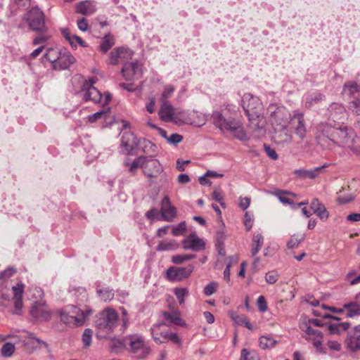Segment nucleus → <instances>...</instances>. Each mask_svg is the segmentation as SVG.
Instances as JSON below:
<instances>
[{"label":"nucleus","instance_id":"obj_26","mask_svg":"<svg viewBox=\"0 0 360 360\" xmlns=\"http://www.w3.org/2000/svg\"><path fill=\"white\" fill-rule=\"evenodd\" d=\"M24 284L18 283L17 285L12 287L13 293L14 306L16 310H21L22 308V295L24 292Z\"/></svg>","mask_w":360,"mask_h":360},{"label":"nucleus","instance_id":"obj_24","mask_svg":"<svg viewBox=\"0 0 360 360\" xmlns=\"http://www.w3.org/2000/svg\"><path fill=\"white\" fill-rule=\"evenodd\" d=\"M271 122L276 126L275 129L285 130L287 128V122L284 120L281 109L271 111Z\"/></svg>","mask_w":360,"mask_h":360},{"label":"nucleus","instance_id":"obj_41","mask_svg":"<svg viewBox=\"0 0 360 360\" xmlns=\"http://www.w3.org/2000/svg\"><path fill=\"white\" fill-rule=\"evenodd\" d=\"M28 297L30 300H35L38 302V300L41 299L43 297V291L39 287H32L28 290Z\"/></svg>","mask_w":360,"mask_h":360},{"label":"nucleus","instance_id":"obj_3","mask_svg":"<svg viewBox=\"0 0 360 360\" xmlns=\"http://www.w3.org/2000/svg\"><path fill=\"white\" fill-rule=\"evenodd\" d=\"M118 314L115 310L106 308L95 317L94 324L100 337L105 338L112 333L118 326Z\"/></svg>","mask_w":360,"mask_h":360},{"label":"nucleus","instance_id":"obj_39","mask_svg":"<svg viewBox=\"0 0 360 360\" xmlns=\"http://www.w3.org/2000/svg\"><path fill=\"white\" fill-rule=\"evenodd\" d=\"M288 193V192L281 190H276L272 193L273 195H276L278 198L281 202L283 204H288L291 206L292 208H293L294 202L290 199L284 195L285 194Z\"/></svg>","mask_w":360,"mask_h":360},{"label":"nucleus","instance_id":"obj_31","mask_svg":"<svg viewBox=\"0 0 360 360\" xmlns=\"http://www.w3.org/2000/svg\"><path fill=\"white\" fill-rule=\"evenodd\" d=\"M277 340H274L270 335H262L259 338V347L262 349H268L274 348L277 344Z\"/></svg>","mask_w":360,"mask_h":360},{"label":"nucleus","instance_id":"obj_55","mask_svg":"<svg viewBox=\"0 0 360 360\" xmlns=\"http://www.w3.org/2000/svg\"><path fill=\"white\" fill-rule=\"evenodd\" d=\"M50 39V37L46 34H40L37 37H36L32 41L33 45H44L45 43Z\"/></svg>","mask_w":360,"mask_h":360},{"label":"nucleus","instance_id":"obj_14","mask_svg":"<svg viewBox=\"0 0 360 360\" xmlns=\"http://www.w3.org/2000/svg\"><path fill=\"white\" fill-rule=\"evenodd\" d=\"M162 103L158 114L162 121L166 122H174L175 117L178 118L179 115L181 117L184 114L183 112L175 110L169 102Z\"/></svg>","mask_w":360,"mask_h":360},{"label":"nucleus","instance_id":"obj_23","mask_svg":"<svg viewBox=\"0 0 360 360\" xmlns=\"http://www.w3.org/2000/svg\"><path fill=\"white\" fill-rule=\"evenodd\" d=\"M75 8L77 13L86 15H92L96 11V6L90 0H84L77 3Z\"/></svg>","mask_w":360,"mask_h":360},{"label":"nucleus","instance_id":"obj_18","mask_svg":"<svg viewBox=\"0 0 360 360\" xmlns=\"http://www.w3.org/2000/svg\"><path fill=\"white\" fill-rule=\"evenodd\" d=\"M350 136L347 129L345 128H334L333 133H332V137L330 139V147L333 144H336L340 146H343L349 143Z\"/></svg>","mask_w":360,"mask_h":360},{"label":"nucleus","instance_id":"obj_45","mask_svg":"<svg viewBox=\"0 0 360 360\" xmlns=\"http://www.w3.org/2000/svg\"><path fill=\"white\" fill-rule=\"evenodd\" d=\"M98 294L103 301L111 300L114 297V292L111 289L103 288L97 290Z\"/></svg>","mask_w":360,"mask_h":360},{"label":"nucleus","instance_id":"obj_37","mask_svg":"<svg viewBox=\"0 0 360 360\" xmlns=\"http://www.w3.org/2000/svg\"><path fill=\"white\" fill-rule=\"evenodd\" d=\"M115 44L114 37L111 34L105 35L100 45V50L103 53L108 52Z\"/></svg>","mask_w":360,"mask_h":360},{"label":"nucleus","instance_id":"obj_59","mask_svg":"<svg viewBox=\"0 0 360 360\" xmlns=\"http://www.w3.org/2000/svg\"><path fill=\"white\" fill-rule=\"evenodd\" d=\"M257 307H258L259 311H261L262 312H264L266 311L267 305H266V302L265 300L264 297H263V296L259 297V298L257 300Z\"/></svg>","mask_w":360,"mask_h":360},{"label":"nucleus","instance_id":"obj_7","mask_svg":"<svg viewBox=\"0 0 360 360\" xmlns=\"http://www.w3.org/2000/svg\"><path fill=\"white\" fill-rule=\"evenodd\" d=\"M27 21L30 28L34 31L42 32L46 30L44 14L38 7L30 9L27 15Z\"/></svg>","mask_w":360,"mask_h":360},{"label":"nucleus","instance_id":"obj_29","mask_svg":"<svg viewBox=\"0 0 360 360\" xmlns=\"http://www.w3.org/2000/svg\"><path fill=\"white\" fill-rule=\"evenodd\" d=\"M62 35L70 44L72 47H77V44H79L82 47L87 46L86 42L82 39L81 37L71 34L69 30L63 29L62 30Z\"/></svg>","mask_w":360,"mask_h":360},{"label":"nucleus","instance_id":"obj_61","mask_svg":"<svg viewBox=\"0 0 360 360\" xmlns=\"http://www.w3.org/2000/svg\"><path fill=\"white\" fill-rule=\"evenodd\" d=\"M314 213L316 214L322 220H326L328 217V212L324 205L322 206L321 209H319L317 212H314Z\"/></svg>","mask_w":360,"mask_h":360},{"label":"nucleus","instance_id":"obj_4","mask_svg":"<svg viewBox=\"0 0 360 360\" xmlns=\"http://www.w3.org/2000/svg\"><path fill=\"white\" fill-rule=\"evenodd\" d=\"M242 102L246 115L248 117L252 116V118H249L252 126L255 128H262L264 122L263 117L259 115L262 108L259 98L252 94L247 93L243 95Z\"/></svg>","mask_w":360,"mask_h":360},{"label":"nucleus","instance_id":"obj_48","mask_svg":"<svg viewBox=\"0 0 360 360\" xmlns=\"http://www.w3.org/2000/svg\"><path fill=\"white\" fill-rule=\"evenodd\" d=\"M164 340L171 341L179 346L181 345V340L175 333H166L164 334Z\"/></svg>","mask_w":360,"mask_h":360},{"label":"nucleus","instance_id":"obj_32","mask_svg":"<svg viewBox=\"0 0 360 360\" xmlns=\"http://www.w3.org/2000/svg\"><path fill=\"white\" fill-rule=\"evenodd\" d=\"M306 235L304 233H300L293 234L287 243V247L289 249H294L299 246V245L304 240Z\"/></svg>","mask_w":360,"mask_h":360},{"label":"nucleus","instance_id":"obj_47","mask_svg":"<svg viewBox=\"0 0 360 360\" xmlns=\"http://www.w3.org/2000/svg\"><path fill=\"white\" fill-rule=\"evenodd\" d=\"M22 342L24 346H27L28 344H34V342L43 343L45 344L43 341H41L39 339L34 337L32 334L26 333L24 335L22 336Z\"/></svg>","mask_w":360,"mask_h":360},{"label":"nucleus","instance_id":"obj_22","mask_svg":"<svg viewBox=\"0 0 360 360\" xmlns=\"http://www.w3.org/2000/svg\"><path fill=\"white\" fill-rule=\"evenodd\" d=\"M328 167V165H323L321 167H315L310 170L307 169H296L295 174L300 178H309L314 179L318 177L321 173L323 172V169Z\"/></svg>","mask_w":360,"mask_h":360},{"label":"nucleus","instance_id":"obj_21","mask_svg":"<svg viewBox=\"0 0 360 360\" xmlns=\"http://www.w3.org/2000/svg\"><path fill=\"white\" fill-rule=\"evenodd\" d=\"M30 312L34 318L41 321H46L51 316V314L45 307L44 303L41 301L34 302V304L32 306Z\"/></svg>","mask_w":360,"mask_h":360},{"label":"nucleus","instance_id":"obj_15","mask_svg":"<svg viewBox=\"0 0 360 360\" xmlns=\"http://www.w3.org/2000/svg\"><path fill=\"white\" fill-rule=\"evenodd\" d=\"M75 61V57L66 49L61 48L60 56L54 63L53 69L57 70L68 69Z\"/></svg>","mask_w":360,"mask_h":360},{"label":"nucleus","instance_id":"obj_12","mask_svg":"<svg viewBox=\"0 0 360 360\" xmlns=\"http://www.w3.org/2000/svg\"><path fill=\"white\" fill-rule=\"evenodd\" d=\"M193 271V266L188 265L186 267L172 266L167 270V278L171 281H181L191 274Z\"/></svg>","mask_w":360,"mask_h":360},{"label":"nucleus","instance_id":"obj_20","mask_svg":"<svg viewBox=\"0 0 360 360\" xmlns=\"http://www.w3.org/2000/svg\"><path fill=\"white\" fill-rule=\"evenodd\" d=\"M139 141L132 133H124L122 137L121 146L127 153L132 154L137 148Z\"/></svg>","mask_w":360,"mask_h":360},{"label":"nucleus","instance_id":"obj_8","mask_svg":"<svg viewBox=\"0 0 360 360\" xmlns=\"http://www.w3.org/2000/svg\"><path fill=\"white\" fill-rule=\"evenodd\" d=\"M334 128L335 127H333L326 123H321L318 125L316 139L318 144H319L322 148H330V139L332 137V133H333Z\"/></svg>","mask_w":360,"mask_h":360},{"label":"nucleus","instance_id":"obj_10","mask_svg":"<svg viewBox=\"0 0 360 360\" xmlns=\"http://www.w3.org/2000/svg\"><path fill=\"white\" fill-rule=\"evenodd\" d=\"M289 124L300 139L303 140L306 138L307 128L303 113L296 112L290 116Z\"/></svg>","mask_w":360,"mask_h":360},{"label":"nucleus","instance_id":"obj_34","mask_svg":"<svg viewBox=\"0 0 360 360\" xmlns=\"http://www.w3.org/2000/svg\"><path fill=\"white\" fill-rule=\"evenodd\" d=\"M163 316L166 320L169 321L172 323L179 326L184 325V322L181 319L179 311H173L172 312L165 311L163 313Z\"/></svg>","mask_w":360,"mask_h":360},{"label":"nucleus","instance_id":"obj_30","mask_svg":"<svg viewBox=\"0 0 360 360\" xmlns=\"http://www.w3.org/2000/svg\"><path fill=\"white\" fill-rule=\"evenodd\" d=\"M164 326V323H160L154 324L150 328L151 335L153 336L154 341L156 343L160 344L164 342L160 340L161 337L164 338V334L167 333L166 331H163L161 329V328L163 327Z\"/></svg>","mask_w":360,"mask_h":360},{"label":"nucleus","instance_id":"obj_2","mask_svg":"<svg viewBox=\"0 0 360 360\" xmlns=\"http://www.w3.org/2000/svg\"><path fill=\"white\" fill-rule=\"evenodd\" d=\"M96 80L93 78L89 81H86L82 86L79 94L84 101H92L95 103H101L103 109L88 116L89 122L93 123L99 119H101L103 115L110 112V107L108 104L112 99V96L110 93H105L103 95L94 86Z\"/></svg>","mask_w":360,"mask_h":360},{"label":"nucleus","instance_id":"obj_46","mask_svg":"<svg viewBox=\"0 0 360 360\" xmlns=\"http://www.w3.org/2000/svg\"><path fill=\"white\" fill-rule=\"evenodd\" d=\"M15 351V346L11 342L5 343L1 347V354L4 357H10Z\"/></svg>","mask_w":360,"mask_h":360},{"label":"nucleus","instance_id":"obj_35","mask_svg":"<svg viewBox=\"0 0 360 360\" xmlns=\"http://www.w3.org/2000/svg\"><path fill=\"white\" fill-rule=\"evenodd\" d=\"M179 247L178 243L174 240H162L160 241L156 248L158 251H170L177 249Z\"/></svg>","mask_w":360,"mask_h":360},{"label":"nucleus","instance_id":"obj_17","mask_svg":"<svg viewBox=\"0 0 360 360\" xmlns=\"http://www.w3.org/2000/svg\"><path fill=\"white\" fill-rule=\"evenodd\" d=\"M160 213L162 220L166 221H172L176 216V210L171 205L167 195L162 200Z\"/></svg>","mask_w":360,"mask_h":360},{"label":"nucleus","instance_id":"obj_33","mask_svg":"<svg viewBox=\"0 0 360 360\" xmlns=\"http://www.w3.org/2000/svg\"><path fill=\"white\" fill-rule=\"evenodd\" d=\"M264 243V238L261 233H255L252 238V247L251 252L252 256H255L260 250Z\"/></svg>","mask_w":360,"mask_h":360},{"label":"nucleus","instance_id":"obj_54","mask_svg":"<svg viewBox=\"0 0 360 360\" xmlns=\"http://www.w3.org/2000/svg\"><path fill=\"white\" fill-rule=\"evenodd\" d=\"M218 284L215 282H210L204 288V293L207 296H210L214 293Z\"/></svg>","mask_w":360,"mask_h":360},{"label":"nucleus","instance_id":"obj_60","mask_svg":"<svg viewBox=\"0 0 360 360\" xmlns=\"http://www.w3.org/2000/svg\"><path fill=\"white\" fill-rule=\"evenodd\" d=\"M183 139V136L179 134H172L168 139L167 141L170 143L176 144L180 143Z\"/></svg>","mask_w":360,"mask_h":360},{"label":"nucleus","instance_id":"obj_16","mask_svg":"<svg viewBox=\"0 0 360 360\" xmlns=\"http://www.w3.org/2000/svg\"><path fill=\"white\" fill-rule=\"evenodd\" d=\"M143 173L145 175L153 177L156 176L162 171L161 165L159 161L152 157L145 156Z\"/></svg>","mask_w":360,"mask_h":360},{"label":"nucleus","instance_id":"obj_57","mask_svg":"<svg viewBox=\"0 0 360 360\" xmlns=\"http://www.w3.org/2000/svg\"><path fill=\"white\" fill-rule=\"evenodd\" d=\"M15 271V269L13 267L8 268L0 272V279H7L11 277Z\"/></svg>","mask_w":360,"mask_h":360},{"label":"nucleus","instance_id":"obj_50","mask_svg":"<svg viewBox=\"0 0 360 360\" xmlns=\"http://www.w3.org/2000/svg\"><path fill=\"white\" fill-rule=\"evenodd\" d=\"M229 262L227 264L224 271V277L226 281H230V269L233 263L236 262L238 260L237 257L231 256L229 257Z\"/></svg>","mask_w":360,"mask_h":360},{"label":"nucleus","instance_id":"obj_36","mask_svg":"<svg viewBox=\"0 0 360 360\" xmlns=\"http://www.w3.org/2000/svg\"><path fill=\"white\" fill-rule=\"evenodd\" d=\"M60 49L58 48H49L46 50V52L44 54V58L52 63L53 68L54 67V63H56L58 57L60 56Z\"/></svg>","mask_w":360,"mask_h":360},{"label":"nucleus","instance_id":"obj_44","mask_svg":"<svg viewBox=\"0 0 360 360\" xmlns=\"http://www.w3.org/2000/svg\"><path fill=\"white\" fill-rule=\"evenodd\" d=\"M195 257V255H176L172 256V262L174 264H181L187 260L192 259Z\"/></svg>","mask_w":360,"mask_h":360},{"label":"nucleus","instance_id":"obj_43","mask_svg":"<svg viewBox=\"0 0 360 360\" xmlns=\"http://www.w3.org/2000/svg\"><path fill=\"white\" fill-rule=\"evenodd\" d=\"M257 354L255 351H250L246 348H243L240 352L239 360H257Z\"/></svg>","mask_w":360,"mask_h":360},{"label":"nucleus","instance_id":"obj_51","mask_svg":"<svg viewBox=\"0 0 360 360\" xmlns=\"http://www.w3.org/2000/svg\"><path fill=\"white\" fill-rule=\"evenodd\" d=\"M92 330L90 328H86L82 335V342L85 347L90 346L92 339Z\"/></svg>","mask_w":360,"mask_h":360},{"label":"nucleus","instance_id":"obj_1","mask_svg":"<svg viewBox=\"0 0 360 360\" xmlns=\"http://www.w3.org/2000/svg\"><path fill=\"white\" fill-rule=\"evenodd\" d=\"M238 108L234 105L229 104L223 110L222 112L219 111L213 112L212 117L213 124L223 132H229L234 138L244 141H247L248 136L242 123L230 115H236Z\"/></svg>","mask_w":360,"mask_h":360},{"label":"nucleus","instance_id":"obj_25","mask_svg":"<svg viewBox=\"0 0 360 360\" xmlns=\"http://www.w3.org/2000/svg\"><path fill=\"white\" fill-rule=\"evenodd\" d=\"M347 346L352 351L360 349V325L355 326L347 339Z\"/></svg>","mask_w":360,"mask_h":360},{"label":"nucleus","instance_id":"obj_38","mask_svg":"<svg viewBox=\"0 0 360 360\" xmlns=\"http://www.w3.org/2000/svg\"><path fill=\"white\" fill-rule=\"evenodd\" d=\"M145 156L141 155L138 158H136L133 162L130 165L129 171L132 173L135 174L137 169L141 168L143 169L144 162H145Z\"/></svg>","mask_w":360,"mask_h":360},{"label":"nucleus","instance_id":"obj_9","mask_svg":"<svg viewBox=\"0 0 360 360\" xmlns=\"http://www.w3.org/2000/svg\"><path fill=\"white\" fill-rule=\"evenodd\" d=\"M141 64L137 60L125 63L122 68V74L126 80L133 81L139 79L142 76Z\"/></svg>","mask_w":360,"mask_h":360},{"label":"nucleus","instance_id":"obj_56","mask_svg":"<svg viewBox=\"0 0 360 360\" xmlns=\"http://www.w3.org/2000/svg\"><path fill=\"white\" fill-rule=\"evenodd\" d=\"M244 225L247 231H250L253 225V217L248 212L244 215Z\"/></svg>","mask_w":360,"mask_h":360},{"label":"nucleus","instance_id":"obj_42","mask_svg":"<svg viewBox=\"0 0 360 360\" xmlns=\"http://www.w3.org/2000/svg\"><path fill=\"white\" fill-rule=\"evenodd\" d=\"M359 91L360 86L356 83L345 84L344 85L343 91L349 96H354Z\"/></svg>","mask_w":360,"mask_h":360},{"label":"nucleus","instance_id":"obj_5","mask_svg":"<svg viewBox=\"0 0 360 360\" xmlns=\"http://www.w3.org/2000/svg\"><path fill=\"white\" fill-rule=\"evenodd\" d=\"M124 342L118 340L120 345L124 344L127 349L138 359L146 358L150 353V347L145 342L143 338L139 334L127 335Z\"/></svg>","mask_w":360,"mask_h":360},{"label":"nucleus","instance_id":"obj_28","mask_svg":"<svg viewBox=\"0 0 360 360\" xmlns=\"http://www.w3.org/2000/svg\"><path fill=\"white\" fill-rule=\"evenodd\" d=\"M330 117L334 121H341L346 115L345 107L340 103H333L329 108Z\"/></svg>","mask_w":360,"mask_h":360},{"label":"nucleus","instance_id":"obj_6","mask_svg":"<svg viewBox=\"0 0 360 360\" xmlns=\"http://www.w3.org/2000/svg\"><path fill=\"white\" fill-rule=\"evenodd\" d=\"M91 314V310L89 309L82 310L76 306L69 305L65 311L60 314V319L65 324L81 326L84 323Z\"/></svg>","mask_w":360,"mask_h":360},{"label":"nucleus","instance_id":"obj_49","mask_svg":"<svg viewBox=\"0 0 360 360\" xmlns=\"http://www.w3.org/2000/svg\"><path fill=\"white\" fill-rule=\"evenodd\" d=\"M174 91V88L172 85L169 84L165 86L164 91L161 94V101L162 102H169L167 99L171 96L172 93Z\"/></svg>","mask_w":360,"mask_h":360},{"label":"nucleus","instance_id":"obj_62","mask_svg":"<svg viewBox=\"0 0 360 360\" xmlns=\"http://www.w3.org/2000/svg\"><path fill=\"white\" fill-rule=\"evenodd\" d=\"M328 347L333 351H340L341 349L340 344L336 340H328L327 342Z\"/></svg>","mask_w":360,"mask_h":360},{"label":"nucleus","instance_id":"obj_58","mask_svg":"<svg viewBox=\"0 0 360 360\" xmlns=\"http://www.w3.org/2000/svg\"><path fill=\"white\" fill-rule=\"evenodd\" d=\"M264 148L266 153L270 158H271L272 160L278 159V155L274 148H272L271 146H269L266 144L264 145Z\"/></svg>","mask_w":360,"mask_h":360},{"label":"nucleus","instance_id":"obj_64","mask_svg":"<svg viewBox=\"0 0 360 360\" xmlns=\"http://www.w3.org/2000/svg\"><path fill=\"white\" fill-rule=\"evenodd\" d=\"M78 28L83 32H85L88 29V22L86 18H82L77 21Z\"/></svg>","mask_w":360,"mask_h":360},{"label":"nucleus","instance_id":"obj_52","mask_svg":"<svg viewBox=\"0 0 360 360\" xmlns=\"http://www.w3.org/2000/svg\"><path fill=\"white\" fill-rule=\"evenodd\" d=\"M186 230V223L184 221L179 223L176 226H174L172 230V233L174 236L183 235Z\"/></svg>","mask_w":360,"mask_h":360},{"label":"nucleus","instance_id":"obj_53","mask_svg":"<svg viewBox=\"0 0 360 360\" xmlns=\"http://www.w3.org/2000/svg\"><path fill=\"white\" fill-rule=\"evenodd\" d=\"M279 277L278 274L276 271H271L266 274L265 281L269 284H274Z\"/></svg>","mask_w":360,"mask_h":360},{"label":"nucleus","instance_id":"obj_40","mask_svg":"<svg viewBox=\"0 0 360 360\" xmlns=\"http://www.w3.org/2000/svg\"><path fill=\"white\" fill-rule=\"evenodd\" d=\"M174 292L180 304L184 303L185 298L188 295V290L186 288H176Z\"/></svg>","mask_w":360,"mask_h":360},{"label":"nucleus","instance_id":"obj_63","mask_svg":"<svg viewBox=\"0 0 360 360\" xmlns=\"http://www.w3.org/2000/svg\"><path fill=\"white\" fill-rule=\"evenodd\" d=\"M349 108L352 110V112L358 115H360V102L359 101H352L349 104Z\"/></svg>","mask_w":360,"mask_h":360},{"label":"nucleus","instance_id":"obj_27","mask_svg":"<svg viewBox=\"0 0 360 360\" xmlns=\"http://www.w3.org/2000/svg\"><path fill=\"white\" fill-rule=\"evenodd\" d=\"M348 317L360 316V292L356 295V300L344 304Z\"/></svg>","mask_w":360,"mask_h":360},{"label":"nucleus","instance_id":"obj_11","mask_svg":"<svg viewBox=\"0 0 360 360\" xmlns=\"http://www.w3.org/2000/svg\"><path fill=\"white\" fill-rule=\"evenodd\" d=\"M134 56V51L127 47H118L113 49L110 53V65H117L121 63H127V60L131 59Z\"/></svg>","mask_w":360,"mask_h":360},{"label":"nucleus","instance_id":"obj_19","mask_svg":"<svg viewBox=\"0 0 360 360\" xmlns=\"http://www.w3.org/2000/svg\"><path fill=\"white\" fill-rule=\"evenodd\" d=\"M183 247L185 250H192L198 252L205 248L204 241L199 238L195 234H190L182 241Z\"/></svg>","mask_w":360,"mask_h":360},{"label":"nucleus","instance_id":"obj_13","mask_svg":"<svg viewBox=\"0 0 360 360\" xmlns=\"http://www.w3.org/2000/svg\"><path fill=\"white\" fill-rule=\"evenodd\" d=\"M307 337L306 339L311 342L319 354H326V349L322 345L323 335L320 330L314 329L311 326L307 327L305 330Z\"/></svg>","mask_w":360,"mask_h":360}]
</instances>
